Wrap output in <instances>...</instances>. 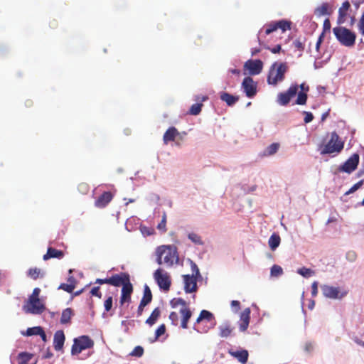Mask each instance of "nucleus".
Segmentation results:
<instances>
[{"mask_svg":"<svg viewBox=\"0 0 364 364\" xmlns=\"http://www.w3.org/2000/svg\"><path fill=\"white\" fill-rule=\"evenodd\" d=\"M68 282H70L69 284H65V283L60 284L58 289H63V290L67 291L68 293H72L75 287V279L73 276H70L68 278Z\"/></svg>","mask_w":364,"mask_h":364,"instance_id":"nucleus-29","label":"nucleus"},{"mask_svg":"<svg viewBox=\"0 0 364 364\" xmlns=\"http://www.w3.org/2000/svg\"><path fill=\"white\" fill-rule=\"evenodd\" d=\"M129 281V275L126 272L116 274L109 277L110 285L114 287H123L124 284H127Z\"/></svg>","mask_w":364,"mask_h":364,"instance_id":"nucleus-14","label":"nucleus"},{"mask_svg":"<svg viewBox=\"0 0 364 364\" xmlns=\"http://www.w3.org/2000/svg\"><path fill=\"white\" fill-rule=\"evenodd\" d=\"M331 22H330V20L328 18H326L323 21V33L324 32L327 31H330L331 29Z\"/></svg>","mask_w":364,"mask_h":364,"instance_id":"nucleus-57","label":"nucleus"},{"mask_svg":"<svg viewBox=\"0 0 364 364\" xmlns=\"http://www.w3.org/2000/svg\"><path fill=\"white\" fill-rule=\"evenodd\" d=\"M297 273L306 278L310 277L315 274L314 270L304 267L299 269Z\"/></svg>","mask_w":364,"mask_h":364,"instance_id":"nucleus-37","label":"nucleus"},{"mask_svg":"<svg viewBox=\"0 0 364 364\" xmlns=\"http://www.w3.org/2000/svg\"><path fill=\"white\" fill-rule=\"evenodd\" d=\"M318 294V282H314L311 284V295L312 296H316Z\"/></svg>","mask_w":364,"mask_h":364,"instance_id":"nucleus-56","label":"nucleus"},{"mask_svg":"<svg viewBox=\"0 0 364 364\" xmlns=\"http://www.w3.org/2000/svg\"><path fill=\"white\" fill-rule=\"evenodd\" d=\"M244 68L247 70L252 75L259 74L263 68V63L261 60H248L245 63Z\"/></svg>","mask_w":364,"mask_h":364,"instance_id":"nucleus-11","label":"nucleus"},{"mask_svg":"<svg viewBox=\"0 0 364 364\" xmlns=\"http://www.w3.org/2000/svg\"><path fill=\"white\" fill-rule=\"evenodd\" d=\"M63 257L64 252L62 250L49 247L47 250V252L43 255V259L46 261L53 258L62 259Z\"/></svg>","mask_w":364,"mask_h":364,"instance_id":"nucleus-24","label":"nucleus"},{"mask_svg":"<svg viewBox=\"0 0 364 364\" xmlns=\"http://www.w3.org/2000/svg\"><path fill=\"white\" fill-rule=\"evenodd\" d=\"M304 114L305 115L304 119L305 123H309L314 119V116L311 112H304Z\"/></svg>","mask_w":364,"mask_h":364,"instance_id":"nucleus-54","label":"nucleus"},{"mask_svg":"<svg viewBox=\"0 0 364 364\" xmlns=\"http://www.w3.org/2000/svg\"><path fill=\"white\" fill-rule=\"evenodd\" d=\"M231 306L236 308V311H237L240 309V301L237 300H233L231 301Z\"/></svg>","mask_w":364,"mask_h":364,"instance_id":"nucleus-62","label":"nucleus"},{"mask_svg":"<svg viewBox=\"0 0 364 364\" xmlns=\"http://www.w3.org/2000/svg\"><path fill=\"white\" fill-rule=\"evenodd\" d=\"M280 242H281L280 236L277 233H273L270 236L269 241H268L269 246L270 249L272 250H276L279 247Z\"/></svg>","mask_w":364,"mask_h":364,"instance_id":"nucleus-30","label":"nucleus"},{"mask_svg":"<svg viewBox=\"0 0 364 364\" xmlns=\"http://www.w3.org/2000/svg\"><path fill=\"white\" fill-rule=\"evenodd\" d=\"M358 30L360 33L364 36V14H362L358 24Z\"/></svg>","mask_w":364,"mask_h":364,"instance_id":"nucleus-52","label":"nucleus"},{"mask_svg":"<svg viewBox=\"0 0 364 364\" xmlns=\"http://www.w3.org/2000/svg\"><path fill=\"white\" fill-rule=\"evenodd\" d=\"M144 354V348L141 346H136L130 353L131 355L135 357H141Z\"/></svg>","mask_w":364,"mask_h":364,"instance_id":"nucleus-45","label":"nucleus"},{"mask_svg":"<svg viewBox=\"0 0 364 364\" xmlns=\"http://www.w3.org/2000/svg\"><path fill=\"white\" fill-rule=\"evenodd\" d=\"M299 87L301 88V92H306L309 91V86H306H306H305V85H304V83H303V84H301V85H300Z\"/></svg>","mask_w":364,"mask_h":364,"instance_id":"nucleus-64","label":"nucleus"},{"mask_svg":"<svg viewBox=\"0 0 364 364\" xmlns=\"http://www.w3.org/2000/svg\"><path fill=\"white\" fill-rule=\"evenodd\" d=\"M277 22V28H280L283 32L291 29V22L286 20H280Z\"/></svg>","mask_w":364,"mask_h":364,"instance_id":"nucleus-36","label":"nucleus"},{"mask_svg":"<svg viewBox=\"0 0 364 364\" xmlns=\"http://www.w3.org/2000/svg\"><path fill=\"white\" fill-rule=\"evenodd\" d=\"M350 8V4L348 1H346L342 4V6L338 9V16L337 18V23L338 25L343 24L346 21L348 11Z\"/></svg>","mask_w":364,"mask_h":364,"instance_id":"nucleus-20","label":"nucleus"},{"mask_svg":"<svg viewBox=\"0 0 364 364\" xmlns=\"http://www.w3.org/2000/svg\"><path fill=\"white\" fill-rule=\"evenodd\" d=\"M179 134L178 130L174 127H169L164 134L163 141L165 144L175 140L176 137Z\"/></svg>","mask_w":364,"mask_h":364,"instance_id":"nucleus-25","label":"nucleus"},{"mask_svg":"<svg viewBox=\"0 0 364 364\" xmlns=\"http://www.w3.org/2000/svg\"><path fill=\"white\" fill-rule=\"evenodd\" d=\"M363 185V181H358V183H356L355 184H354L350 189L349 191L346 193V194H349V193H352L353 192H355V191H357L359 188L361 187V186Z\"/></svg>","mask_w":364,"mask_h":364,"instance_id":"nucleus-53","label":"nucleus"},{"mask_svg":"<svg viewBox=\"0 0 364 364\" xmlns=\"http://www.w3.org/2000/svg\"><path fill=\"white\" fill-rule=\"evenodd\" d=\"M220 99L221 100L225 102L228 106H232L238 101L239 97L232 95L228 92H222L220 94Z\"/></svg>","mask_w":364,"mask_h":364,"instance_id":"nucleus-27","label":"nucleus"},{"mask_svg":"<svg viewBox=\"0 0 364 364\" xmlns=\"http://www.w3.org/2000/svg\"><path fill=\"white\" fill-rule=\"evenodd\" d=\"M73 311L71 308H66L62 312L60 323L62 324L70 323L71 318L73 316Z\"/></svg>","mask_w":364,"mask_h":364,"instance_id":"nucleus-28","label":"nucleus"},{"mask_svg":"<svg viewBox=\"0 0 364 364\" xmlns=\"http://www.w3.org/2000/svg\"><path fill=\"white\" fill-rule=\"evenodd\" d=\"M152 300V294L149 287L146 284L144 286V294L141 301L144 304H149Z\"/></svg>","mask_w":364,"mask_h":364,"instance_id":"nucleus-33","label":"nucleus"},{"mask_svg":"<svg viewBox=\"0 0 364 364\" xmlns=\"http://www.w3.org/2000/svg\"><path fill=\"white\" fill-rule=\"evenodd\" d=\"M96 284H108L110 285L109 278L106 279H97L95 281Z\"/></svg>","mask_w":364,"mask_h":364,"instance_id":"nucleus-59","label":"nucleus"},{"mask_svg":"<svg viewBox=\"0 0 364 364\" xmlns=\"http://www.w3.org/2000/svg\"><path fill=\"white\" fill-rule=\"evenodd\" d=\"M27 274L33 280H36L38 278H43L45 274L41 269L34 267L30 268L28 270Z\"/></svg>","mask_w":364,"mask_h":364,"instance_id":"nucleus-31","label":"nucleus"},{"mask_svg":"<svg viewBox=\"0 0 364 364\" xmlns=\"http://www.w3.org/2000/svg\"><path fill=\"white\" fill-rule=\"evenodd\" d=\"M220 329V336L223 338H226L230 336L232 329L230 328L229 325H223L219 327Z\"/></svg>","mask_w":364,"mask_h":364,"instance_id":"nucleus-34","label":"nucleus"},{"mask_svg":"<svg viewBox=\"0 0 364 364\" xmlns=\"http://www.w3.org/2000/svg\"><path fill=\"white\" fill-rule=\"evenodd\" d=\"M293 45L294 48H296L299 51H303L304 50L305 46L303 41L300 39H296L293 42Z\"/></svg>","mask_w":364,"mask_h":364,"instance_id":"nucleus-47","label":"nucleus"},{"mask_svg":"<svg viewBox=\"0 0 364 364\" xmlns=\"http://www.w3.org/2000/svg\"><path fill=\"white\" fill-rule=\"evenodd\" d=\"M314 14L317 16L330 15L331 14V9L329 4L325 2L315 9Z\"/></svg>","mask_w":364,"mask_h":364,"instance_id":"nucleus-26","label":"nucleus"},{"mask_svg":"<svg viewBox=\"0 0 364 364\" xmlns=\"http://www.w3.org/2000/svg\"><path fill=\"white\" fill-rule=\"evenodd\" d=\"M161 311L159 308H155L153 311L151 312L149 317L146 319V323L149 324V326L154 325L159 317L160 316Z\"/></svg>","mask_w":364,"mask_h":364,"instance_id":"nucleus-32","label":"nucleus"},{"mask_svg":"<svg viewBox=\"0 0 364 364\" xmlns=\"http://www.w3.org/2000/svg\"><path fill=\"white\" fill-rule=\"evenodd\" d=\"M169 319L171 321V323L174 326H177L178 323V316L175 311L171 312L169 315Z\"/></svg>","mask_w":364,"mask_h":364,"instance_id":"nucleus-48","label":"nucleus"},{"mask_svg":"<svg viewBox=\"0 0 364 364\" xmlns=\"http://www.w3.org/2000/svg\"><path fill=\"white\" fill-rule=\"evenodd\" d=\"M250 308L245 309L241 313L240 316V330L241 331H245L247 329L250 321Z\"/></svg>","mask_w":364,"mask_h":364,"instance_id":"nucleus-18","label":"nucleus"},{"mask_svg":"<svg viewBox=\"0 0 364 364\" xmlns=\"http://www.w3.org/2000/svg\"><path fill=\"white\" fill-rule=\"evenodd\" d=\"M203 321H205L210 324V328H214L216 324V321L215 319L214 315L207 310H202L199 314V316L197 318L195 324H199Z\"/></svg>","mask_w":364,"mask_h":364,"instance_id":"nucleus-15","label":"nucleus"},{"mask_svg":"<svg viewBox=\"0 0 364 364\" xmlns=\"http://www.w3.org/2000/svg\"><path fill=\"white\" fill-rule=\"evenodd\" d=\"M191 264L192 275L196 276L197 277H200V271H199V269H198V266L196 265V264L192 261L191 262Z\"/></svg>","mask_w":364,"mask_h":364,"instance_id":"nucleus-51","label":"nucleus"},{"mask_svg":"<svg viewBox=\"0 0 364 364\" xmlns=\"http://www.w3.org/2000/svg\"><path fill=\"white\" fill-rule=\"evenodd\" d=\"M288 70L286 63H274L271 66L268 76L267 82L269 85H276L279 82L284 79V75Z\"/></svg>","mask_w":364,"mask_h":364,"instance_id":"nucleus-3","label":"nucleus"},{"mask_svg":"<svg viewBox=\"0 0 364 364\" xmlns=\"http://www.w3.org/2000/svg\"><path fill=\"white\" fill-rule=\"evenodd\" d=\"M90 294L92 295V296H97L98 298L101 299L102 298V293L100 291V287H93L91 291H90Z\"/></svg>","mask_w":364,"mask_h":364,"instance_id":"nucleus-55","label":"nucleus"},{"mask_svg":"<svg viewBox=\"0 0 364 364\" xmlns=\"http://www.w3.org/2000/svg\"><path fill=\"white\" fill-rule=\"evenodd\" d=\"M358 164L359 155L358 154H354L343 164L339 170L350 173L357 168Z\"/></svg>","mask_w":364,"mask_h":364,"instance_id":"nucleus-12","label":"nucleus"},{"mask_svg":"<svg viewBox=\"0 0 364 364\" xmlns=\"http://www.w3.org/2000/svg\"><path fill=\"white\" fill-rule=\"evenodd\" d=\"M42 327L41 326H35L32 328H28L26 330V333H25L27 336H34V335H38L41 334Z\"/></svg>","mask_w":364,"mask_h":364,"instance_id":"nucleus-39","label":"nucleus"},{"mask_svg":"<svg viewBox=\"0 0 364 364\" xmlns=\"http://www.w3.org/2000/svg\"><path fill=\"white\" fill-rule=\"evenodd\" d=\"M242 87L249 98L255 97L257 94V83L251 77H246L242 82Z\"/></svg>","mask_w":364,"mask_h":364,"instance_id":"nucleus-10","label":"nucleus"},{"mask_svg":"<svg viewBox=\"0 0 364 364\" xmlns=\"http://www.w3.org/2000/svg\"><path fill=\"white\" fill-rule=\"evenodd\" d=\"M112 297L109 296L104 302L105 309L107 312L109 311L112 307Z\"/></svg>","mask_w":364,"mask_h":364,"instance_id":"nucleus-50","label":"nucleus"},{"mask_svg":"<svg viewBox=\"0 0 364 364\" xmlns=\"http://www.w3.org/2000/svg\"><path fill=\"white\" fill-rule=\"evenodd\" d=\"M343 149V142L339 139L336 132L331 133V139L321 151L322 154L339 153Z\"/></svg>","mask_w":364,"mask_h":364,"instance_id":"nucleus-7","label":"nucleus"},{"mask_svg":"<svg viewBox=\"0 0 364 364\" xmlns=\"http://www.w3.org/2000/svg\"><path fill=\"white\" fill-rule=\"evenodd\" d=\"M112 198L113 194L109 191H105L95 201V205L97 208H103L108 205Z\"/></svg>","mask_w":364,"mask_h":364,"instance_id":"nucleus-17","label":"nucleus"},{"mask_svg":"<svg viewBox=\"0 0 364 364\" xmlns=\"http://www.w3.org/2000/svg\"><path fill=\"white\" fill-rule=\"evenodd\" d=\"M157 229L162 232H166V213H163L161 221L158 224Z\"/></svg>","mask_w":364,"mask_h":364,"instance_id":"nucleus-43","label":"nucleus"},{"mask_svg":"<svg viewBox=\"0 0 364 364\" xmlns=\"http://www.w3.org/2000/svg\"><path fill=\"white\" fill-rule=\"evenodd\" d=\"M228 353L242 364H246L248 360L249 353L247 350H233L232 349H230Z\"/></svg>","mask_w":364,"mask_h":364,"instance_id":"nucleus-19","label":"nucleus"},{"mask_svg":"<svg viewBox=\"0 0 364 364\" xmlns=\"http://www.w3.org/2000/svg\"><path fill=\"white\" fill-rule=\"evenodd\" d=\"M77 188L80 193H82L83 194H86L88 193L90 187H89L88 184H87L85 183H81L78 185Z\"/></svg>","mask_w":364,"mask_h":364,"instance_id":"nucleus-49","label":"nucleus"},{"mask_svg":"<svg viewBox=\"0 0 364 364\" xmlns=\"http://www.w3.org/2000/svg\"><path fill=\"white\" fill-rule=\"evenodd\" d=\"M133 291V287L130 281L122 287V294L120 297V304L122 305L125 302L131 300V294Z\"/></svg>","mask_w":364,"mask_h":364,"instance_id":"nucleus-21","label":"nucleus"},{"mask_svg":"<svg viewBox=\"0 0 364 364\" xmlns=\"http://www.w3.org/2000/svg\"><path fill=\"white\" fill-rule=\"evenodd\" d=\"M170 304L173 308L177 307L178 305L182 308L188 307L186 301L182 298H174L170 301Z\"/></svg>","mask_w":364,"mask_h":364,"instance_id":"nucleus-38","label":"nucleus"},{"mask_svg":"<svg viewBox=\"0 0 364 364\" xmlns=\"http://www.w3.org/2000/svg\"><path fill=\"white\" fill-rule=\"evenodd\" d=\"M208 97L205 95L202 96H196V100L198 102L196 104H193L190 107V109L188 111V114L191 115H198L200 113L202 107L203 106V102L208 100Z\"/></svg>","mask_w":364,"mask_h":364,"instance_id":"nucleus-16","label":"nucleus"},{"mask_svg":"<svg viewBox=\"0 0 364 364\" xmlns=\"http://www.w3.org/2000/svg\"><path fill=\"white\" fill-rule=\"evenodd\" d=\"M323 295L331 299H342L348 294V290L345 288L323 284L321 287Z\"/></svg>","mask_w":364,"mask_h":364,"instance_id":"nucleus-5","label":"nucleus"},{"mask_svg":"<svg viewBox=\"0 0 364 364\" xmlns=\"http://www.w3.org/2000/svg\"><path fill=\"white\" fill-rule=\"evenodd\" d=\"M356 257V255L354 252H349L347 253V258L350 260V261H353L355 260Z\"/></svg>","mask_w":364,"mask_h":364,"instance_id":"nucleus-63","label":"nucleus"},{"mask_svg":"<svg viewBox=\"0 0 364 364\" xmlns=\"http://www.w3.org/2000/svg\"><path fill=\"white\" fill-rule=\"evenodd\" d=\"M180 314L181 315V326L182 328L186 329L188 328V321L192 316V311L188 306L181 308L180 310Z\"/></svg>","mask_w":364,"mask_h":364,"instance_id":"nucleus-23","label":"nucleus"},{"mask_svg":"<svg viewBox=\"0 0 364 364\" xmlns=\"http://www.w3.org/2000/svg\"><path fill=\"white\" fill-rule=\"evenodd\" d=\"M184 290L186 293L196 292L197 291V279L198 277L193 275L185 274L183 275Z\"/></svg>","mask_w":364,"mask_h":364,"instance_id":"nucleus-13","label":"nucleus"},{"mask_svg":"<svg viewBox=\"0 0 364 364\" xmlns=\"http://www.w3.org/2000/svg\"><path fill=\"white\" fill-rule=\"evenodd\" d=\"M307 94L304 92H300L298 93L297 99L296 100V104L299 105H304L306 103L307 101Z\"/></svg>","mask_w":364,"mask_h":364,"instance_id":"nucleus-40","label":"nucleus"},{"mask_svg":"<svg viewBox=\"0 0 364 364\" xmlns=\"http://www.w3.org/2000/svg\"><path fill=\"white\" fill-rule=\"evenodd\" d=\"M154 277L161 289L165 291H168L170 289L171 279L167 272L159 268L154 273Z\"/></svg>","mask_w":364,"mask_h":364,"instance_id":"nucleus-8","label":"nucleus"},{"mask_svg":"<svg viewBox=\"0 0 364 364\" xmlns=\"http://www.w3.org/2000/svg\"><path fill=\"white\" fill-rule=\"evenodd\" d=\"M299 85L296 84L291 85L286 92H279L277 95V102L282 106L287 105L291 98L295 97L298 92Z\"/></svg>","mask_w":364,"mask_h":364,"instance_id":"nucleus-9","label":"nucleus"},{"mask_svg":"<svg viewBox=\"0 0 364 364\" xmlns=\"http://www.w3.org/2000/svg\"><path fill=\"white\" fill-rule=\"evenodd\" d=\"M65 340V334L63 331H57L54 334L53 347L55 350H60L64 345Z\"/></svg>","mask_w":364,"mask_h":364,"instance_id":"nucleus-22","label":"nucleus"},{"mask_svg":"<svg viewBox=\"0 0 364 364\" xmlns=\"http://www.w3.org/2000/svg\"><path fill=\"white\" fill-rule=\"evenodd\" d=\"M323 37H324V33H322L320 35V36H319V38H318V41L316 42V48L317 50H318V49L320 48V46H321V43L323 41Z\"/></svg>","mask_w":364,"mask_h":364,"instance_id":"nucleus-61","label":"nucleus"},{"mask_svg":"<svg viewBox=\"0 0 364 364\" xmlns=\"http://www.w3.org/2000/svg\"><path fill=\"white\" fill-rule=\"evenodd\" d=\"M279 148V143H272L269 146L267 147L264 155L266 156H271L277 152L278 149Z\"/></svg>","mask_w":364,"mask_h":364,"instance_id":"nucleus-35","label":"nucleus"},{"mask_svg":"<svg viewBox=\"0 0 364 364\" xmlns=\"http://www.w3.org/2000/svg\"><path fill=\"white\" fill-rule=\"evenodd\" d=\"M267 49H269L270 50V51L272 53H279L281 50H282V47H281V45H277L276 46H274V48H270L269 47H265Z\"/></svg>","mask_w":364,"mask_h":364,"instance_id":"nucleus-58","label":"nucleus"},{"mask_svg":"<svg viewBox=\"0 0 364 364\" xmlns=\"http://www.w3.org/2000/svg\"><path fill=\"white\" fill-rule=\"evenodd\" d=\"M166 332V326L164 324L160 325L155 332V340L158 339L159 337L164 335Z\"/></svg>","mask_w":364,"mask_h":364,"instance_id":"nucleus-46","label":"nucleus"},{"mask_svg":"<svg viewBox=\"0 0 364 364\" xmlns=\"http://www.w3.org/2000/svg\"><path fill=\"white\" fill-rule=\"evenodd\" d=\"M283 273L282 268L277 264H274L271 268V275L274 277H279Z\"/></svg>","mask_w":364,"mask_h":364,"instance_id":"nucleus-44","label":"nucleus"},{"mask_svg":"<svg viewBox=\"0 0 364 364\" xmlns=\"http://www.w3.org/2000/svg\"><path fill=\"white\" fill-rule=\"evenodd\" d=\"M157 263L172 266L175 260H177L176 252L171 246L161 245L156 249Z\"/></svg>","mask_w":364,"mask_h":364,"instance_id":"nucleus-4","label":"nucleus"},{"mask_svg":"<svg viewBox=\"0 0 364 364\" xmlns=\"http://www.w3.org/2000/svg\"><path fill=\"white\" fill-rule=\"evenodd\" d=\"M333 32L338 42L346 47H352L355 45L356 35L354 32L343 26H337L333 28Z\"/></svg>","mask_w":364,"mask_h":364,"instance_id":"nucleus-2","label":"nucleus"},{"mask_svg":"<svg viewBox=\"0 0 364 364\" xmlns=\"http://www.w3.org/2000/svg\"><path fill=\"white\" fill-rule=\"evenodd\" d=\"M264 28L265 29V35H269L278 29L277 22H272L270 23L266 24Z\"/></svg>","mask_w":364,"mask_h":364,"instance_id":"nucleus-41","label":"nucleus"},{"mask_svg":"<svg viewBox=\"0 0 364 364\" xmlns=\"http://www.w3.org/2000/svg\"><path fill=\"white\" fill-rule=\"evenodd\" d=\"M93 346L94 341L88 336H81L74 339L71 353L77 355L84 350L92 348Z\"/></svg>","mask_w":364,"mask_h":364,"instance_id":"nucleus-6","label":"nucleus"},{"mask_svg":"<svg viewBox=\"0 0 364 364\" xmlns=\"http://www.w3.org/2000/svg\"><path fill=\"white\" fill-rule=\"evenodd\" d=\"M147 304H144L143 305V303L141 301H140V304H139V306L138 307V309H137V316H141L142 313H143V311H144V308L146 306Z\"/></svg>","mask_w":364,"mask_h":364,"instance_id":"nucleus-60","label":"nucleus"},{"mask_svg":"<svg viewBox=\"0 0 364 364\" xmlns=\"http://www.w3.org/2000/svg\"><path fill=\"white\" fill-rule=\"evenodd\" d=\"M41 289L34 288L32 294L23 306V310L26 314H41L46 309L45 304L39 299Z\"/></svg>","mask_w":364,"mask_h":364,"instance_id":"nucleus-1","label":"nucleus"},{"mask_svg":"<svg viewBox=\"0 0 364 364\" xmlns=\"http://www.w3.org/2000/svg\"><path fill=\"white\" fill-rule=\"evenodd\" d=\"M189 240H191L193 243L196 245H203V242L202 241L201 237L196 233L191 232L188 235Z\"/></svg>","mask_w":364,"mask_h":364,"instance_id":"nucleus-42","label":"nucleus"}]
</instances>
